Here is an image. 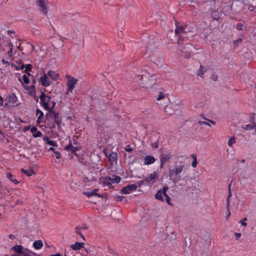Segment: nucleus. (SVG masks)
<instances>
[{
    "label": "nucleus",
    "instance_id": "obj_1",
    "mask_svg": "<svg viewBox=\"0 0 256 256\" xmlns=\"http://www.w3.org/2000/svg\"><path fill=\"white\" fill-rule=\"evenodd\" d=\"M142 75L138 76V78L141 80L140 84L142 87L149 88L155 85L156 78L154 74H150L146 70H142Z\"/></svg>",
    "mask_w": 256,
    "mask_h": 256
},
{
    "label": "nucleus",
    "instance_id": "obj_2",
    "mask_svg": "<svg viewBox=\"0 0 256 256\" xmlns=\"http://www.w3.org/2000/svg\"><path fill=\"white\" fill-rule=\"evenodd\" d=\"M184 165L176 166L174 168L170 170L169 172L168 176L170 180L174 184H176L181 180V176L180 174L182 171Z\"/></svg>",
    "mask_w": 256,
    "mask_h": 256
},
{
    "label": "nucleus",
    "instance_id": "obj_3",
    "mask_svg": "<svg viewBox=\"0 0 256 256\" xmlns=\"http://www.w3.org/2000/svg\"><path fill=\"white\" fill-rule=\"evenodd\" d=\"M176 29L175 30V34L178 37L179 40H184L185 38H188V33H192V32L188 30V28L185 26H182L176 25Z\"/></svg>",
    "mask_w": 256,
    "mask_h": 256
},
{
    "label": "nucleus",
    "instance_id": "obj_4",
    "mask_svg": "<svg viewBox=\"0 0 256 256\" xmlns=\"http://www.w3.org/2000/svg\"><path fill=\"white\" fill-rule=\"evenodd\" d=\"M256 176L254 169L252 168H248L241 175V178L244 182H248L250 184L254 182L253 178Z\"/></svg>",
    "mask_w": 256,
    "mask_h": 256
},
{
    "label": "nucleus",
    "instance_id": "obj_5",
    "mask_svg": "<svg viewBox=\"0 0 256 256\" xmlns=\"http://www.w3.org/2000/svg\"><path fill=\"white\" fill-rule=\"evenodd\" d=\"M146 52L144 54L146 57L154 56L156 55L158 52L154 42L150 40L147 44Z\"/></svg>",
    "mask_w": 256,
    "mask_h": 256
},
{
    "label": "nucleus",
    "instance_id": "obj_6",
    "mask_svg": "<svg viewBox=\"0 0 256 256\" xmlns=\"http://www.w3.org/2000/svg\"><path fill=\"white\" fill-rule=\"evenodd\" d=\"M5 106H16L19 104L17 103L18 100L16 96L14 93L9 94L4 99Z\"/></svg>",
    "mask_w": 256,
    "mask_h": 256
},
{
    "label": "nucleus",
    "instance_id": "obj_7",
    "mask_svg": "<svg viewBox=\"0 0 256 256\" xmlns=\"http://www.w3.org/2000/svg\"><path fill=\"white\" fill-rule=\"evenodd\" d=\"M50 118L54 122L57 124L58 128L60 127V124L62 122V118L60 116L58 112H56L52 110H50L46 114V118Z\"/></svg>",
    "mask_w": 256,
    "mask_h": 256
},
{
    "label": "nucleus",
    "instance_id": "obj_8",
    "mask_svg": "<svg viewBox=\"0 0 256 256\" xmlns=\"http://www.w3.org/2000/svg\"><path fill=\"white\" fill-rule=\"evenodd\" d=\"M36 4L39 8L40 10L44 15H46L48 12V0H37Z\"/></svg>",
    "mask_w": 256,
    "mask_h": 256
},
{
    "label": "nucleus",
    "instance_id": "obj_9",
    "mask_svg": "<svg viewBox=\"0 0 256 256\" xmlns=\"http://www.w3.org/2000/svg\"><path fill=\"white\" fill-rule=\"evenodd\" d=\"M172 158L171 152H166L164 153L161 154L160 156V168H163L164 165L168 162Z\"/></svg>",
    "mask_w": 256,
    "mask_h": 256
},
{
    "label": "nucleus",
    "instance_id": "obj_10",
    "mask_svg": "<svg viewBox=\"0 0 256 256\" xmlns=\"http://www.w3.org/2000/svg\"><path fill=\"white\" fill-rule=\"evenodd\" d=\"M78 82V80L73 78H70V80H68L66 82V85L68 86L66 94H68V92H72V90H74V85L76 84V83Z\"/></svg>",
    "mask_w": 256,
    "mask_h": 256
},
{
    "label": "nucleus",
    "instance_id": "obj_11",
    "mask_svg": "<svg viewBox=\"0 0 256 256\" xmlns=\"http://www.w3.org/2000/svg\"><path fill=\"white\" fill-rule=\"evenodd\" d=\"M194 46L190 44H187L186 46H184V49L185 50L182 52L186 53L184 58L186 59L189 58L191 56V53L194 49Z\"/></svg>",
    "mask_w": 256,
    "mask_h": 256
},
{
    "label": "nucleus",
    "instance_id": "obj_12",
    "mask_svg": "<svg viewBox=\"0 0 256 256\" xmlns=\"http://www.w3.org/2000/svg\"><path fill=\"white\" fill-rule=\"evenodd\" d=\"M137 187V185L135 184H128V186L122 188L121 190V192L124 194H128L130 191L136 190Z\"/></svg>",
    "mask_w": 256,
    "mask_h": 256
},
{
    "label": "nucleus",
    "instance_id": "obj_13",
    "mask_svg": "<svg viewBox=\"0 0 256 256\" xmlns=\"http://www.w3.org/2000/svg\"><path fill=\"white\" fill-rule=\"evenodd\" d=\"M230 185L231 184H230L229 185H228V194L227 196V198H226V210H227V212H228V214L226 216V219H228V218H229V216H230V198L232 196V192H231V190H230Z\"/></svg>",
    "mask_w": 256,
    "mask_h": 256
},
{
    "label": "nucleus",
    "instance_id": "obj_14",
    "mask_svg": "<svg viewBox=\"0 0 256 256\" xmlns=\"http://www.w3.org/2000/svg\"><path fill=\"white\" fill-rule=\"evenodd\" d=\"M51 98L49 96L41 100L42 105L44 106L46 110H49L50 106L48 104L50 102Z\"/></svg>",
    "mask_w": 256,
    "mask_h": 256
},
{
    "label": "nucleus",
    "instance_id": "obj_15",
    "mask_svg": "<svg viewBox=\"0 0 256 256\" xmlns=\"http://www.w3.org/2000/svg\"><path fill=\"white\" fill-rule=\"evenodd\" d=\"M40 82L45 87H47L51 84V82L48 80L46 74H44V76L40 78Z\"/></svg>",
    "mask_w": 256,
    "mask_h": 256
},
{
    "label": "nucleus",
    "instance_id": "obj_16",
    "mask_svg": "<svg viewBox=\"0 0 256 256\" xmlns=\"http://www.w3.org/2000/svg\"><path fill=\"white\" fill-rule=\"evenodd\" d=\"M156 161L155 158L152 156H147L144 158V164L146 165L154 164Z\"/></svg>",
    "mask_w": 256,
    "mask_h": 256
},
{
    "label": "nucleus",
    "instance_id": "obj_17",
    "mask_svg": "<svg viewBox=\"0 0 256 256\" xmlns=\"http://www.w3.org/2000/svg\"><path fill=\"white\" fill-rule=\"evenodd\" d=\"M64 149L67 150H70L72 154H74L76 155V151L80 150L79 147H74V146L71 143H70L68 145L66 146Z\"/></svg>",
    "mask_w": 256,
    "mask_h": 256
},
{
    "label": "nucleus",
    "instance_id": "obj_18",
    "mask_svg": "<svg viewBox=\"0 0 256 256\" xmlns=\"http://www.w3.org/2000/svg\"><path fill=\"white\" fill-rule=\"evenodd\" d=\"M106 156H107L108 158L109 161L110 163H113L114 162H116L117 160V153L116 152H112L108 156V154H106Z\"/></svg>",
    "mask_w": 256,
    "mask_h": 256
},
{
    "label": "nucleus",
    "instance_id": "obj_19",
    "mask_svg": "<svg viewBox=\"0 0 256 256\" xmlns=\"http://www.w3.org/2000/svg\"><path fill=\"white\" fill-rule=\"evenodd\" d=\"M52 45L54 48H60L63 46V42L62 39L58 38L54 41Z\"/></svg>",
    "mask_w": 256,
    "mask_h": 256
},
{
    "label": "nucleus",
    "instance_id": "obj_20",
    "mask_svg": "<svg viewBox=\"0 0 256 256\" xmlns=\"http://www.w3.org/2000/svg\"><path fill=\"white\" fill-rule=\"evenodd\" d=\"M156 176V173L154 172L150 174L149 177L145 178L146 184H150V182L154 180Z\"/></svg>",
    "mask_w": 256,
    "mask_h": 256
},
{
    "label": "nucleus",
    "instance_id": "obj_21",
    "mask_svg": "<svg viewBox=\"0 0 256 256\" xmlns=\"http://www.w3.org/2000/svg\"><path fill=\"white\" fill-rule=\"evenodd\" d=\"M30 131L32 133L33 136L34 138L40 137L42 136V132L38 130L37 128L35 126H33L31 128Z\"/></svg>",
    "mask_w": 256,
    "mask_h": 256
},
{
    "label": "nucleus",
    "instance_id": "obj_22",
    "mask_svg": "<svg viewBox=\"0 0 256 256\" xmlns=\"http://www.w3.org/2000/svg\"><path fill=\"white\" fill-rule=\"evenodd\" d=\"M48 76L54 80H56L58 78V74L54 71L50 70L48 72Z\"/></svg>",
    "mask_w": 256,
    "mask_h": 256
},
{
    "label": "nucleus",
    "instance_id": "obj_23",
    "mask_svg": "<svg viewBox=\"0 0 256 256\" xmlns=\"http://www.w3.org/2000/svg\"><path fill=\"white\" fill-rule=\"evenodd\" d=\"M168 188L167 187V186H164L163 187V188H162V192H163V195L166 197V202L168 204H170V196L168 195V194H166V192L167 190H168Z\"/></svg>",
    "mask_w": 256,
    "mask_h": 256
},
{
    "label": "nucleus",
    "instance_id": "obj_24",
    "mask_svg": "<svg viewBox=\"0 0 256 256\" xmlns=\"http://www.w3.org/2000/svg\"><path fill=\"white\" fill-rule=\"evenodd\" d=\"M206 72V68L202 65H200V69L197 72V74L200 76L201 78H204L203 76L204 72Z\"/></svg>",
    "mask_w": 256,
    "mask_h": 256
},
{
    "label": "nucleus",
    "instance_id": "obj_25",
    "mask_svg": "<svg viewBox=\"0 0 256 256\" xmlns=\"http://www.w3.org/2000/svg\"><path fill=\"white\" fill-rule=\"evenodd\" d=\"M36 114L37 116L39 115L38 116V120H37V122L38 124H40L41 122V120L44 117V113L40 109L37 108L36 110Z\"/></svg>",
    "mask_w": 256,
    "mask_h": 256
},
{
    "label": "nucleus",
    "instance_id": "obj_26",
    "mask_svg": "<svg viewBox=\"0 0 256 256\" xmlns=\"http://www.w3.org/2000/svg\"><path fill=\"white\" fill-rule=\"evenodd\" d=\"M43 244L41 240H36L33 244L34 247L36 250L41 248Z\"/></svg>",
    "mask_w": 256,
    "mask_h": 256
},
{
    "label": "nucleus",
    "instance_id": "obj_27",
    "mask_svg": "<svg viewBox=\"0 0 256 256\" xmlns=\"http://www.w3.org/2000/svg\"><path fill=\"white\" fill-rule=\"evenodd\" d=\"M23 247L20 245H15L12 248V250H14L16 252L20 254V255L22 252Z\"/></svg>",
    "mask_w": 256,
    "mask_h": 256
},
{
    "label": "nucleus",
    "instance_id": "obj_28",
    "mask_svg": "<svg viewBox=\"0 0 256 256\" xmlns=\"http://www.w3.org/2000/svg\"><path fill=\"white\" fill-rule=\"evenodd\" d=\"M163 192H162V190H158V192H156V194L155 195L156 198L161 200L164 201V198H163Z\"/></svg>",
    "mask_w": 256,
    "mask_h": 256
},
{
    "label": "nucleus",
    "instance_id": "obj_29",
    "mask_svg": "<svg viewBox=\"0 0 256 256\" xmlns=\"http://www.w3.org/2000/svg\"><path fill=\"white\" fill-rule=\"evenodd\" d=\"M44 140H45L47 144H49L50 145L53 146H57V144L56 142L54 140H50L49 138L47 136H46L44 138Z\"/></svg>",
    "mask_w": 256,
    "mask_h": 256
},
{
    "label": "nucleus",
    "instance_id": "obj_30",
    "mask_svg": "<svg viewBox=\"0 0 256 256\" xmlns=\"http://www.w3.org/2000/svg\"><path fill=\"white\" fill-rule=\"evenodd\" d=\"M6 176L10 182H12L15 184H17L19 183V182L16 179L13 178V176L10 172H8L6 174Z\"/></svg>",
    "mask_w": 256,
    "mask_h": 256
},
{
    "label": "nucleus",
    "instance_id": "obj_31",
    "mask_svg": "<svg viewBox=\"0 0 256 256\" xmlns=\"http://www.w3.org/2000/svg\"><path fill=\"white\" fill-rule=\"evenodd\" d=\"M21 170L28 176H31L33 174H34V171L32 169L25 170L24 168H22Z\"/></svg>",
    "mask_w": 256,
    "mask_h": 256
},
{
    "label": "nucleus",
    "instance_id": "obj_32",
    "mask_svg": "<svg viewBox=\"0 0 256 256\" xmlns=\"http://www.w3.org/2000/svg\"><path fill=\"white\" fill-rule=\"evenodd\" d=\"M156 64L158 67H162L164 65V59L162 57L158 58L155 62Z\"/></svg>",
    "mask_w": 256,
    "mask_h": 256
},
{
    "label": "nucleus",
    "instance_id": "obj_33",
    "mask_svg": "<svg viewBox=\"0 0 256 256\" xmlns=\"http://www.w3.org/2000/svg\"><path fill=\"white\" fill-rule=\"evenodd\" d=\"M112 178L108 176L106 177L103 181V182L104 184L107 186H110L112 184Z\"/></svg>",
    "mask_w": 256,
    "mask_h": 256
},
{
    "label": "nucleus",
    "instance_id": "obj_34",
    "mask_svg": "<svg viewBox=\"0 0 256 256\" xmlns=\"http://www.w3.org/2000/svg\"><path fill=\"white\" fill-rule=\"evenodd\" d=\"M191 156L193 159V162L192 163V166L193 168H196L198 164L196 156V154H193Z\"/></svg>",
    "mask_w": 256,
    "mask_h": 256
},
{
    "label": "nucleus",
    "instance_id": "obj_35",
    "mask_svg": "<svg viewBox=\"0 0 256 256\" xmlns=\"http://www.w3.org/2000/svg\"><path fill=\"white\" fill-rule=\"evenodd\" d=\"M112 176L114 178H112V182L113 183L118 184V182H120L121 180V178H120V176H116L115 174H114Z\"/></svg>",
    "mask_w": 256,
    "mask_h": 256
},
{
    "label": "nucleus",
    "instance_id": "obj_36",
    "mask_svg": "<svg viewBox=\"0 0 256 256\" xmlns=\"http://www.w3.org/2000/svg\"><path fill=\"white\" fill-rule=\"evenodd\" d=\"M48 150L52 151L54 154H56V158L58 159L60 158V152L58 151H56L55 149L53 147H50L49 148Z\"/></svg>",
    "mask_w": 256,
    "mask_h": 256
},
{
    "label": "nucleus",
    "instance_id": "obj_37",
    "mask_svg": "<svg viewBox=\"0 0 256 256\" xmlns=\"http://www.w3.org/2000/svg\"><path fill=\"white\" fill-rule=\"evenodd\" d=\"M70 248L73 250H80V246H79V244H78V242H76L75 243V244H72L70 246Z\"/></svg>",
    "mask_w": 256,
    "mask_h": 256
},
{
    "label": "nucleus",
    "instance_id": "obj_38",
    "mask_svg": "<svg viewBox=\"0 0 256 256\" xmlns=\"http://www.w3.org/2000/svg\"><path fill=\"white\" fill-rule=\"evenodd\" d=\"M236 142V139L234 137H232L229 138L228 144L229 146H232V144Z\"/></svg>",
    "mask_w": 256,
    "mask_h": 256
},
{
    "label": "nucleus",
    "instance_id": "obj_39",
    "mask_svg": "<svg viewBox=\"0 0 256 256\" xmlns=\"http://www.w3.org/2000/svg\"><path fill=\"white\" fill-rule=\"evenodd\" d=\"M254 125H252L250 124H248L242 127V128L244 130H251L254 128Z\"/></svg>",
    "mask_w": 256,
    "mask_h": 256
},
{
    "label": "nucleus",
    "instance_id": "obj_40",
    "mask_svg": "<svg viewBox=\"0 0 256 256\" xmlns=\"http://www.w3.org/2000/svg\"><path fill=\"white\" fill-rule=\"evenodd\" d=\"M182 40H179L178 42V50L181 52H183L185 50L184 49V46H183V44L180 42Z\"/></svg>",
    "mask_w": 256,
    "mask_h": 256
},
{
    "label": "nucleus",
    "instance_id": "obj_41",
    "mask_svg": "<svg viewBox=\"0 0 256 256\" xmlns=\"http://www.w3.org/2000/svg\"><path fill=\"white\" fill-rule=\"evenodd\" d=\"M25 70L24 72H30L32 70V65L30 64H25Z\"/></svg>",
    "mask_w": 256,
    "mask_h": 256
},
{
    "label": "nucleus",
    "instance_id": "obj_42",
    "mask_svg": "<svg viewBox=\"0 0 256 256\" xmlns=\"http://www.w3.org/2000/svg\"><path fill=\"white\" fill-rule=\"evenodd\" d=\"M151 146L154 148H158L159 146L158 139H157L156 142H152Z\"/></svg>",
    "mask_w": 256,
    "mask_h": 256
},
{
    "label": "nucleus",
    "instance_id": "obj_43",
    "mask_svg": "<svg viewBox=\"0 0 256 256\" xmlns=\"http://www.w3.org/2000/svg\"><path fill=\"white\" fill-rule=\"evenodd\" d=\"M22 79L24 80V83H25L26 84H28L29 83V82H30L29 78L28 77V76H26V74H24L22 76Z\"/></svg>",
    "mask_w": 256,
    "mask_h": 256
},
{
    "label": "nucleus",
    "instance_id": "obj_44",
    "mask_svg": "<svg viewBox=\"0 0 256 256\" xmlns=\"http://www.w3.org/2000/svg\"><path fill=\"white\" fill-rule=\"evenodd\" d=\"M98 189H94V190H93L92 191V196H98V197H100V198H102V196H101L100 194H97V193L96 192L97 191H98Z\"/></svg>",
    "mask_w": 256,
    "mask_h": 256
},
{
    "label": "nucleus",
    "instance_id": "obj_45",
    "mask_svg": "<svg viewBox=\"0 0 256 256\" xmlns=\"http://www.w3.org/2000/svg\"><path fill=\"white\" fill-rule=\"evenodd\" d=\"M27 47H28V48L30 50V52H32L34 49V46L29 43L28 44Z\"/></svg>",
    "mask_w": 256,
    "mask_h": 256
},
{
    "label": "nucleus",
    "instance_id": "obj_46",
    "mask_svg": "<svg viewBox=\"0 0 256 256\" xmlns=\"http://www.w3.org/2000/svg\"><path fill=\"white\" fill-rule=\"evenodd\" d=\"M48 96L46 95L44 92H42L40 96V100H42Z\"/></svg>",
    "mask_w": 256,
    "mask_h": 256
},
{
    "label": "nucleus",
    "instance_id": "obj_47",
    "mask_svg": "<svg viewBox=\"0 0 256 256\" xmlns=\"http://www.w3.org/2000/svg\"><path fill=\"white\" fill-rule=\"evenodd\" d=\"M164 96H165L164 94H163V92H160V93L159 95H158V98H156V100H161V99H162V98H164Z\"/></svg>",
    "mask_w": 256,
    "mask_h": 256
},
{
    "label": "nucleus",
    "instance_id": "obj_48",
    "mask_svg": "<svg viewBox=\"0 0 256 256\" xmlns=\"http://www.w3.org/2000/svg\"><path fill=\"white\" fill-rule=\"evenodd\" d=\"M211 78L214 81L216 82L218 80V76L214 74H212L211 76Z\"/></svg>",
    "mask_w": 256,
    "mask_h": 256
},
{
    "label": "nucleus",
    "instance_id": "obj_49",
    "mask_svg": "<svg viewBox=\"0 0 256 256\" xmlns=\"http://www.w3.org/2000/svg\"><path fill=\"white\" fill-rule=\"evenodd\" d=\"M25 68V64H22L21 66H16V70H23L24 68Z\"/></svg>",
    "mask_w": 256,
    "mask_h": 256
},
{
    "label": "nucleus",
    "instance_id": "obj_50",
    "mask_svg": "<svg viewBox=\"0 0 256 256\" xmlns=\"http://www.w3.org/2000/svg\"><path fill=\"white\" fill-rule=\"evenodd\" d=\"M198 123L200 125H202V124H205V125H207V126H210V124L209 123H208V122H206L198 121Z\"/></svg>",
    "mask_w": 256,
    "mask_h": 256
},
{
    "label": "nucleus",
    "instance_id": "obj_51",
    "mask_svg": "<svg viewBox=\"0 0 256 256\" xmlns=\"http://www.w3.org/2000/svg\"><path fill=\"white\" fill-rule=\"evenodd\" d=\"M22 203H23V202L22 200H16V202L13 206L14 207V206H18L19 204L21 205L22 204Z\"/></svg>",
    "mask_w": 256,
    "mask_h": 256
},
{
    "label": "nucleus",
    "instance_id": "obj_52",
    "mask_svg": "<svg viewBox=\"0 0 256 256\" xmlns=\"http://www.w3.org/2000/svg\"><path fill=\"white\" fill-rule=\"evenodd\" d=\"M8 55L10 58L12 56V48H10V50L8 52Z\"/></svg>",
    "mask_w": 256,
    "mask_h": 256
},
{
    "label": "nucleus",
    "instance_id": "obj_53",
    "mask_svg": "<svg viewBox=\"0 0 256 256\" xmlns=\"http://www.w3.org/2000/svg\"><path fill=\"white\" fill-rule=\"evenodd\" d=\"M247 220L246 218H244L240 222V224H242V226H246L247 224H246V222H244V221H245V220Z\"/></svg>",
    "mask_w": 256,
    "mask_h": 256
},
{
    "label": "nucleus",
    "instance_id": "obj_54",
    "mask_svg": "<svg viewBox=\"0 0 256 256\" xmlns=\"http://www.w3.org/2000/svg\"><path fill=\"white\" fill-rule=\"evenodd\" d=\"M243 24L241 23H238L236 25V28L238 30H242Z\"/></svg>",
    "mask_w": 256,
    "mask_h": 256
},
{
    "label": "nucleus",
    "instance_id": "obj_55",
    "mask_svg": "<svg viewBox=\"0 0 256 256\" xmlns=\"http://www.w3.org/2000/svg\"><path fill=\"white\" fill-rule=\"evenodd\" d=\"M83 194H84L87 196L88 197L93 196L92 192H84Z\"/></svg>",
    "mask_w": 256,
    "mask_h": 256
},
{
    "label": "nucleus",
    "instance_id": "obj_56",
    "mask_svg": "<svg viewBox=\"0 0 256 256\" xmlns=\"http://www.w3.org/2000/svg\"><path fill=\"white\" fill-rule=\"evenodd\" d=\"M144 182H146V181H145V178H144L143 180H140L139 181L138 184V186H140L142 185L143 184H144Z\"/></svg>",
    "mask_w": 256,
    "mask_h": 256
},
{
    "label": "nucleus",
    "instance_id": "obj_57",
    "mask_svg": "<svg viewBox=\"0 0 256 256\" xmlns=\"http://www.w3.org/2000/svg\"><path fill=\"white\" fill-rule=\"evenodd\" d=\"M75 232L76 234H78L79 235H80V234H82L80 232V226H77L76 228Z\"/></svg>",
    "mask_w": 256,
    "mask_h": 256
},
{
    "label": "nucleus",
    "instance_id": "obj_58",
    "mask_svg": "<svg viewBox=\"0 0 256 256\" xmlns=\"http://www.w3.org/2000/svg\"><path fill=\"white\" fill-rule=\"evenodd\" d=\"M242 42V38H238L237 40L234 41V46H236L238 43L241 42Z\"/></svg>",
    "mask_w": 256,
    "mask_h": 256
},
{
    "label": "nucleus",
    "instance_id": "obj_59",
    "mask_svg": "<svg viewBox=\"0 0 256 256\" xmlns=\"http://www.w3.org/2000/svg\"><path fill=\"white\" fill-rule=\"evenodd\" d=\"M234 234L236 236V240H238L240 238V237L241 236V234L240 233L235 232Z\"/></svg>",
    "mask_w": 256,
    "mask_h": 256
},
{
    "label": "nucleus",
    "instance_id": "obj_60",
    "mask_svg": "<svg viewBox=\"0 0 256 256\" xmlns=\"http://www.w3.org/2000/svg\"><path fill=\"white\" fill-rule=\"evenodd\" d=\"M2 62L4 64H8V65L10 64V62H8V61L6 60L5 59H2Z\"/></svg>",
    "mask_w": 256,
    "mask_h": 256
},
{
    "label": "nucleus",
    "instance_id": "obj_61",
    "mask_svg": "<svg viewBox=\"0 0 256 256\" xmlns=\"http://www.w3.org/2000/svg\"><path fill=\"white\" fill-rule=\"evenodd\" d=\"M4 104V100L2 96L0 95V106H2Z\"/></svg>",
    "mask_w": 256,
    "mask_h": 256
},
{
    "label": "nucleus",
    "instance_id": "obj_62",
    "mask_svg": "<svg viewBox=\"0 0 256 256\" xmlns=\"http://www.w3.org/2000/svg\"><path fill=\"white\" fill-rule=\"evenodd\" d=\"M8 237L10 240H14L16 238L15 236L12 234H10Z\"/></svg>",
    "mask_w": 256,
    "mask_h": 256
},
{
    "label": "nucleus",
    "instance_id": "obj_63",
    "mask_svg": "<svg viewBox=\"0 0 256 256\" xmlns=\"http://www.w3.org/2000/svg\"><path fill=\"white\" fill-rule=\"evenodd\" d=\"M124 198V196H118V201H122V200Z\"/></svg>",
    "mask_w": 256,
    "mask_h": 256
},
{
    "label": "nucleus",
    "instance_id": "obj_64",
    "mask_svg": "<svg viewBox=\"0 0 256 256\" xmlns=\"http://www.w3.org/2000/svg\"><path fill=\"white\" fill-rule=\"evenodd\" d=\"M132 150L133 149L132 148H125V150L128 152H131Z\"/></svg>",
    "mask_w": 256,
    "mask_h": 256
}]
</instances>
